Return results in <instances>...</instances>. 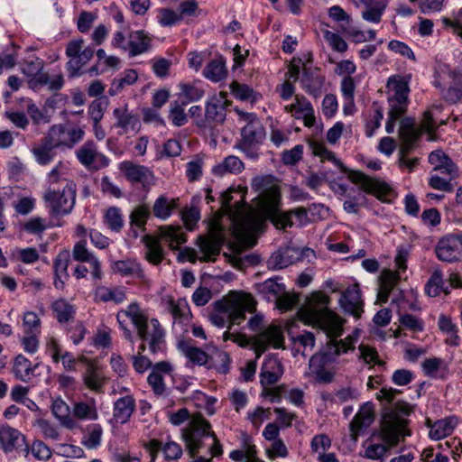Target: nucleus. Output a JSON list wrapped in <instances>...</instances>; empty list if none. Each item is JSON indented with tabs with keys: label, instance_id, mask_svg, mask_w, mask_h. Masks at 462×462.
I'll list each match as a JSON object with an SVG mask.
<instances>
[{
	"label": "nucleus",
	"instance_id": "1",
	"mask_svg": "<svg viewBox=\"0 0 462 462\" xmlns=\"http://www.w3.org/2000/svg\"><path fill=\"white\" fill-rule=\"evenodd\" d=\"M329 303L330 298L328 295L315 291L308 298L307 305L298 312L305 324L319 328L328 338L309 361L310 374L319 383H329L334 380L335 372L327 369L326 365L336 363L343 354L355 350L354 337L347 336L344 339H338L343 334L342 320L329 310Z\"/></svg>",
	"mask_w": 462,
	"mask_h": 462
},
{
	"label": "nucleus",
	"instance_id": "2",
	"mask_svg": "<svg viewBox=\"0 0 462 462\" xmlns=\"http://www.w3.org/2000/svg\"><path fill=\"white\" fill-rule=\"evenodd\" d=\"M400 393L392 387H383L375 394L376 399L383 404L381 435L391 446H396L401 438L411 435V431L406 428L408 420L404 417L411 412V407L402 401L393 403L396 394Z\"/></svg>",
	"mask_w": 462,
	"mask_h": 462
},
{
	"label": "nucleus",
	"instance_id": "3",
	"mask_svg": "<svg viewBox=\"0 0 462 462\" xmlns=\"http://www.w3.org/2000/svg\"><path fill=\"white\" fill-rule=\"evenodd\" d=\"M221 208L229 215L233 220L235 235L242 238L259 226L258 217L246 212V202L243 191L228 189L219 197Z\"/></svg>",
	"mask_w": 462,
	"mask_h": 462
},
{
	"label": "nucleus",
	"instance_id": "4",
	"mask_svg": "<svg viewBox=\"0 0 462 462\" xmlns=\"http://www.w3.org/2000/svg\"><path fill=\"white\" fill-rule=\"evenodd\" d=\"M218 313L210 315L211 323L223 328L229 321L232 325H239L245 319V314L255 310V301L250 294L234 292L227 298L215 302Z\"/></svg>",
	"mask_w": 462,
	"mask_h": 462
},
{
	"label": "nucleus",
	"instance_id": "5",
	"mask_svg": "<svg viewBox=\"0 0 462 462\" xmlns=\"http://www.w3.org/2000/svg\"><path fill=\"white\" fill-rule=\"evenodd\" d=\"M161 239L165 241L172 250H177L180 245L187 242L186 235L180 231V228L172 226H161L158 236L144 235L142 237V243L146 250L145 259L154 265H159L164 258Z\"/></svg>",
	"mask_w": 462,
	"mask_h": 462
},
{
	"label": "nucleus",
	"instance_id": "6",
	"mask_svg": "<svg viewBox=\"0 0 462 462\" xmlns=\"http://www.w3.org/2000/svg\"><path fill=\"white\" fill-rule=\"evenodd\" d=\"M138 338L141 340L139 346L140 353L146 348L152 355L163 353L166 349V330L158 319H149L143 312L139 325L136 328Z\"/></svg>",
	"mask_w": 462,
	"mask_h": 462
},
{
	"label": "nucleus",
	"instance_id": "7",
	"mask_svg": "<svg viewBox=\"0 0 462 462\" xmlns=\"http://www.w3.org/2000/svg\"><path fill=\"white\" fill-rule=\"evenodd\" d=\"M236 112L239 116V121L245 123L241 130V140L236 146L248 157L256 158L255 149L265 139L264 127L254 113L244 112L238 108H236Z\"/></svg>",
	"mask_w": 462,
	"mask_h": 462
},
{
	"label": "nucleus",
	"instance_id": "8",
	"mask_svg": "<svg viewBox=\"0 0 462 462\" xmlns=\"http://www.w3.org/2000/svg\"><path fill=\"white\" fill-rule=\"evenodd\" d=\"M348 180L360 187L358 190L352 188L351 192L347 194V198L353 199L359 207L366 204V197L363 191L373 194L379 199H383L391 192V188L386 183L380 182L361 171H351Z\"/></svg>",
	"mask_w": 462,
	"mask_h": 462
},
{
	"label": "nucleus",
	"instance_id": "9",
	"mask_svg": "<svg viewBox=\"0 0 462 462\" xmlns=\"http://www.w3.org/2000/svg\"><path fill=\"white\" fill-rule=\"evenodd\" d=\"M43 199L52 215H68L75 205L76 184L67 181L62 189L49 188L44 193Z\"/></svg>",
	"mask_w": 462,
	"mask_h": 462
},
{
	"label": "nucleus",
	"instance_id": "10",
	"mask_svg": "<svg viewBox=\"0 0 462 462\" xmlns=\"http://www.w3.org/2000/svg\"><path fill=\"white\" fill-rule=\"evenodd\" d=\"M85 131L83 127L69 126L66 124H59L51 126L45 134L51 143L57 148L70 150L83 140Z\"/></svg>",
	"mask_w": 462,
	"mask_h": 462
},
{
	"label": "nucleus",
	"instance_id": "11",
	"mask_svg": "<svg viewBox=\"0 0 462 462\" xmlns=\"http://www.w3.org/2000/svg\"><path fill=\"white\" fill-rule=\"evenodd\" d=\"M210 423L202 416L193 417L182 431V437L190 457H195L202 447L201 439L210 436Z\"/></svg>",
	"mask_w": 462,
	"mask_h": 462
},
{
	"label": "nucleus",
	"instance_id": "12",
	"mask_svg": "<svg viewBox=\"0 0 462 462\" xmlns=\"http://www.w3.org/2000/svg\"><path fill=\"white\" fill-rule=\"evenodd\" d=\"M82 39L70 41L66 47V55L69 60L66 63L69 77L74 78L80 75V69L93 58L94 48L88 46L83 49Z\"/></svg>",
	"mask_w": 462,
	"mask_h": 462
},
{
	"label": "nucleus",
	"instance_id": "13",
	"mask_svg": "<svg viewBox=\"0 0 462 462\" xmlns=\"http://www.w3.org/2000/svg\"><path fill=\"white\" fill-rule=\"evenodd\" d=\"M229 105L230 101L224 92L210 97L205 104V116L196 122L197 125L200 128H211L214 124H222L226 120V110Z\"/></svg>",
	"mask_w": 462,
	"mask_h": 462
},
{
	"label": "nucleus",
	"instance_id": "14",
	"mask_svg": "<svg viewBox=\"0 0 462 462\" xmlns=\"http://www.w3.org/2000/svg\"><path fill=\"white\" fill-rule=\"evenodd\" d=\"M167 310L173 319L172 331L178 337H182L189 331L192 319L189 305L185 298L174 300L171 298L167 301Z\"/></svg>",
	"mask_w": 462,
	"mask_h": 462
},
{
	"label": "nucleus",
	"instance_id": "15",
	"mask_svg": "<svg viewBox=\"0 0 462 462\" xmlns=\"http://www.w3.org/2000/svg\"><path fill=\"white\" fill-rule=\"evenodd\" d=\"M118 169L125 178L133 184L138 183L143 188H147L154 182V174L147 166L134 163L132 161H123L118 164Z\"/></svg>",
	"mask_w": 462,
	"mask_h": 462
},
{
	"label": "nucleus",
	"instance_id": "16",
	"mask_svg": "<svg viewBox=\"0 0 462 462\" xmlns=\"http://www.w3.org/2000/svg\"><path fill=\"white\" fill-rule=\"evenodd\" d=\"M284 337L282 331L277 327L271 325L254 337V347L256 357H259L270 346L282 348Z\"/></svg>",
	"mask_w": 462,
	"mask_h": 462
},
{
	"label": "nucleus",
	"instance_id": "17",
	"mask_svg": "<svg viewBox=\"0 0 462 462\" xmlns=\"http://www.w3.org/2000/svg\"><path fill=\"white\" fill-rule=\"evenodd\" d=\"M436 254L443 262H454L462 255V234H450L443 236L437 244Z\"/></svg>",
	"mask_w": 462,
	"mask_h": 462
},
{
	"label": "nucleus",
	"instance_id": "18",
	"mask_svg": "<svg viewBox=\"0 0 462 462\" xmlns=\"http://www.w3.org/2000/svg\"><path fill=\"white\" fill-rule=\"evenodd\" d=\"M75 154L78 161L88 169H98L109 163L107 157L97 151V143L92 140L84 143Z\"/></svg>",
	"mask_w": 462,
	"mask_h": 462
},
{
	"label": "nucleus",
	"instance_id": "19",
	"mask_svg": "<svg viewBox=\"0 0 462 462\" xmlns=\"http://www.w3.org/2000/svg\"><path fill=\"white\" fill-rule=\"evenodd\" d=\"M143 314V310L137 302L129 304L126 309L120 310L116 314V320L119 328L123 331V337L131 344L132 349H134V336L126 325V319H129L136 328Z\"/></svg>",
	"mask_w": 462,
	"mask_h": 462
},
{
	"label": "nucleus",
	"instance_id": "20",
	"mask_svg": "<svg viewBox=\"0 0 462 462\" xmlns=\"http://www.w3.org/2000/svg\"><path fill=\"white\" fill-rule=\"evenodd\" d=\"M308 215L307 208L300 207L288 212L273 211L271 213L270 218L277 228L285 229L295 224L300 226L307 224L310 220Z\"/></svg>",
	"mask_w": 462,
	"mask_h": 462
},
{
	"label": "nucleus",
	"instance_id": "21",
	"mask_svg": "<svg viewBox=\"0 0 462 462\" xmlns=\"http://www.w3.org/2000/svg\"><path fill=\"white\" fill-rule=\"evenodd\" d=\"M326 78L320 73L319 69H309L303 67L302 76L300 79L301 88L313 98L321 97L324 91Z\"/></svg>",
	"mask_w": 462,
	"mask_h": 462
},
{
	"label": "nucleus",
	"instance_id": "22",
	"mask_svg": "<svg viewBox=\"0 0 462 462\" xmlns=\"http://www.w3.org/2000/svg\"><path fill=\"white\" fill-rule=\"evenodd\" d=\"M284 109L287 113L292 114L296 119L303 120L307 127L313 126L316 122L313 106L303 95L296 94L294 102L286 106Z\"/></svg>",
	"mask_w": 462,
	"mask_h": 462
},
{
	"label": "nucleus",
	"instance_id": "23",
	"mask_svg": "<svg viewBox=\"0 0 462 462\" xmlns=\"http://www.w3.org/2000/svg\"><path fill=\"white\" fill-rule=\"evenodd\" d=\"M172 372L173 366L168 361H161L152 366L147 382L154 394L160 396L165 393L166 384L164 383V376L171 375Z\"/></svg>",
	"mask_w": 462,
	"mask_h": 462
},
{
	"label": "nucleus",
	"instance_id": "24",
	"mask_svg": "<svg viewBox=\"0 0 462 462\" xmlns=\"http://www.w3.org/2000/svg\"><path fill=\"white\" fill-rule=\"evenodd\" d=\"M429 162L433 166V171L438 174L449 176V179H457L459 175L457 165L441 150H436L430 153Z\"/></svg>",
	"mask_w": 462,
	"mask_h": 462
},
{
	"label": "nucleus",
	"instance_id": "25",
	"mask_svg": "<svg viewBox=\"0 0 462 462\" xmlns=\"http://www.w3.org/2000/svg\"><path fill=\"white\" fill-rule=\"evenodd\" d=\"M339 304L346 313L359 318L363 312V301L359 286L354 284L343 291L339 299Z\"/></svg>",
	"mask_w": 462,
	"mask_h": 462
},
{
	"label": "nucleus",
	"instance_id": "26",
	"mask_svg": "<svg viewBox=\"0 0 462 462\" xmlns=\"http://www.w3.org/2000/svg\"><path fill=\"white\" fill-rule=\"evenodd\" d=\"M72 256L74 260L80 263H88L90 265L94 280H100L102 278L101 263L96 255L88 250L86 240H81L75 244Z\"/></svg>",
	"mask_w": 462,
	"mask_h": 462
},
{
	"label": "nucleus",
	"instance_id": "27",
	"mask_svg": "<svg viewBox=\"0 0 462 462\" xmlns=\"http://www.w3.org/2000/svg\"><path fill=\"white\" fill-rule=\"evenodd\" d=\"M126 299V288L124 286L97 285L93 292V300L96 303L112 302L118 305L125 302Z\"/></svg>",
	"mask_w": 462,
	"mask_h": 462
},
{
	"label": "nucleus",
	"instance_id": "28",
	"mask_svg": "<svg viewBox=\"0 0 462 462\" xmlns=\"http://www.w3.org/2000/svg\"><path fill=\"white\" fill-rule=\"evenodd\" d=\"M25 443V436L17 429L5 423L0 425V448L5 453H11Z\"/></svg>",
	"mask_w": 462,
	"mask_h": 462
},
{
	"label": "nucleus",
	"instance_id": "29",
	"mask_svg": "<svg viewBox=\"0 0 462 462\" xmlns=\"http://www.w3.org/2000/svg\"><path fill=\"white\" fill-rule=\"evenodd\" d=\"M223 245L222 237L217 234L208 236H199L198 238V246L202 256L199 257L200 262H211L220 254Z\"/></svg>",
	"mask_w": 462,
	"mask_h": 462
},
{
	"label": "nucleus",
	"instance_id": "30",
	"mask_svg": "<svg viewBox=\"0 0 462 462\" xmlns=\"http://www.w3.org/2000/svg\"><path fill=\"white\" fill-rule=\"evenodd\" d=\"M51 409L53 416L62 427L69 430L79 427L77 420L72 417V409L61 397L52 400Z\"/></svg>",
	"mask_w": 462,
	"mask_h": 462
},
{
	"label": "nucleus",
	"instance_id": "31",
	"mask_svg": "<svg viewBox=\"0 0 462 462\" xmlns=\"http://www.w3.org/2000/svg\"><path fill=\"white\" fill-rule=\"evenodd\" d=\"M374 420V407L372 402L364 403L350 423L352 436L356 437Z\"/></svg>",
	"mask_w": 462,
	"mask_h": 462
},
{
	"label": "nucleus",
	"instance_id": "32",
	"mask_svg": "<svg viewBox=\"0 0 462 462\" xmlns=\"http://www.w3.org/2000/svg\"><path fill=\"white\" fill-rule=\"evenodd\" d=\"M116 118L115 127L120 128V134H125L130 131H135L139 126V118L127 109V106L116 107L113 111Z\"/></svg>",
	"mask_w": 462,
	"mask_h": 462
},
{
	"label": "nucleus",
	"instance_id": "33",
	"mask_svg": "<svg viewBox=\"0 0 462 462\" xmlns=\"http://www.w3.org/2000/svg\"><path fill=\"white\" fill-rule=\"evenodd\" d=\"M252 188L259 192L264 204L273 207L279 199V191L277 187L270 185V180L267 177H255L252 181Z\"/></svg>",
	"mask_w": 462,
	"mask_h": 462
},
{
	"label": "nucleus",
	"instance_id": "34",
	"mask_svg": "<svg viewBox=\"0 0 462 462\" xmlns=\"http://www.w3.org/2000/svg\"><path fill=\"white\" fill-rule=\"evenodd\" d=\"M63 85L64 79L60 73L51 78L48 73L42 70L28 79V86L32 90H39L42 87L48 86L51 91H57L60 90Z\"/></svg>",
	"mask_w": 462,
	"mask_h": 462
},
{
	"label": "nucleus",
	"instance_id": "35",
	"mask_svg": "<svg viewBox=\"0 0 462 462\" xmlns=\"http://www.w3.org/2000/svg\"><path fill=\"white\" fill-rule=\"evenodd\" d=\"M135 399L128 394L118 398L113 405V417L121 424L126 423L135 411Z\"/></svg>",
	"mask_w": 462,
	"mask_h": 462
},
{
	"label": "nucleus",
	"instance_id": "36",
	"mask_svg": "<svg viewBox=\"0 0 462 462\" xmlns=\"http://www.w3.org/2000/svg\"><path fill=\"white\" fill-rule=\"evenodd\" d=\"M151 216V208L148 204H139L134 208L129 215L131 231L134 237L138 236L137 229L144 232L146 223Z\"/></svg>",
	"mask_w": 462,
	"mask_h": 462
},
{
	"label": "nucleus",
	"instance_id": "37",
	"mask_svg": "<svg viewBox=\"0 0 462 462\" xmlns=\"http://www.w3.org/2000/svg\"><path fill=\"white\" fill-rule=\"evenodd\" d=\"M70 261V255L68 251L60 252L53 263L54 268V287L62 290L69 279L68 267Z\"/></svg>",
	"mask_w": 462,
	"mask_h": 462
},
{
	"label": "nucleus",
	"instance_id": "38",
	"mask_svg": "<svg viewBox=\"0 0 462 462\" xmlns=\"http://www.w3.org/2000/svg\"><path fill=\"white\" fill-rule=\"evenodd\" d=\"M72 417L79 420H97L99 415L95 398H89L87 402L79 401L74 402Z\"/></svg>",
	"mask_w": 462,
	"mask_h": 462
},
{
	"label": "nucleus",
	"instance_id": "39",
	"mask_svg": "<svg viewBox=\"0 0 462 462\" xmlns=\"http://www.w3.org/2000/svg\"><path fill=\"white\" fill-rule=\"evenodd\" d=\"M152 39L143 31L138 30L129 34L127 51L129 56L143 54L151 48Z\"/></svg>",
	"mask_w": 462,
	"mask_h": 462
},
{
	"label": "nucleus",
	"instance_id": "40",
	"mask_svg": "<svg viewBox=\"0 0 462 462\" xmlns=\"http://www.w3.org/2000/svg\"><path fill=\"white\" fill-rule=\"evenodd\" d=\"M364 5L362 18L369 23H378L387 7V0H361Z\"/></svg>",
	"mask_w": 462,
	"mask_h": 462
},
{
	"label": "nucleus",
	"instance_id": "41",
	"mask_svg": "<svg viewBox=\"0 0 462 462\" xmlns=\"http://www.w3.org/2000/svg\"><path fill=\"white\" fill-rule=\"evenodd\" d=\"M420 132L415 127V122L411 117L402 118L400 122L399 136L402 140V148L410 151L413 143L419 139Z\"/></svg>",
	"mask_w": 462,
	"mask_h": 462
},
{
	"label": "nucleus",
	"instance_id": "42",
	"mask_svg": "<svg viewBox=\"0 0 462 462\" xmlns=\"http://www.w3.org/2000/svg\"><path fill=\"white\" fill-rule=\"evenodd\" d=\"M178 349L192 363L198 365H205L210 364V356L202 349L190 346L184 339H179L177 343Z\"/></svg>",
	"mask_w": 462,
	"mask_h": 462
},
{
	"label": "nucleus",
	"instance_id": "43",
	"mask_svg": "<svg viewBox=\"0 0 462 462\" xmlns=\"http://www.w3.org/2000/svg\"><path fill=\"white\" fill-rule=\"evenodd\" d=\"M457 424L458 419L456 416L439 420L430 427L429 435L435 440L444 439L452 434Z\"/></svg>",
	"mask_w": 462,
	"mask_h": 462
},
{
	"label": "nucleus",
	"instance_id": "44",
	"mask_svg": "<svg viewBox=\"0 0 462 462\" xmlns=\"http://www.w3.org/2000/svg\"><path fill=\"white\" fill-rule=\"evenodd\" d=\"M179 199L159 196L152 205V214L161 220H167L178 207Z\"/></svg>",
	"mask_w": 462,
	"mask_h": 462
},
{
	"label": "nucleus",
	"instance_id": "45",
	"mask_svg": "<svg viewBox=\"0 0 462 462\" xmlns=\"http://www.w3.org/2000/svg\"><path fill=\"white\" fill-rule=\"evenodd\" d=\"M111 267L114 273H119L125 277H144V273L141 264L134 259L115 261L113 262Z\"/></svg>",
	"mask_w": 462,
	"mask_h": 462
},
{
	"label": "nucleus",
	"instance_id": "46",
	"mask_svg": "<svg viewBox=\"0 0 462 462\" xmlns=\"http://www.w3.org/2000/svg\"><path fill=\"white\" fill-rule=\"evenodd\" d=\"M399 275L391 270L383 271L380 276V286L377 292V301L385 303L389 300L391 291L395 287Z\"/></svg>",
	"mask_w": 462,
	"mask_h": 462
},
{
	"label": "nucleus",
	"instance_id": "47",
	"mask_svg": "<svg viewBox=\"0 0 462 462\" xmlns=\"http://www.w3.org/2000/svg\"><path fill=\"white\" fill-rule=\"evenodd\" d=\"M55 149L57 148L52 143L44 136L42 138L40 143L32 150V152L40 165H48L56 156Z\"/></svg>",
	"mask_w": 462,
	"mask_h": 462
},
{
	"label": "nucleus",
	"instance_id": "48",
	"mask_svg": "<svg viewBox=\"0 0 462 462\" xmlns=\"http://www.w3.org/2000/svg\"><path fill=\"white\" fill-rule=\"evenodd\" d=\"M83 382L85 385L96 393H102L106 378L98 368L94 365H88L83 374Z\"/></svg>",
	"mask_w": 462,
	"mask_h": 462
},
{
	"label": "nucleus",
	"instance_id": "49",
	"mask_svg": "<svg viewBox=\"0 0 462 462\" xmlns=\"http://www.w3.org/2000/svg\"><path fill=\"white\" fill-rule=\"evenodd\" d=\"M424 374L434 379H444L448 374V366L443 359L427 358L421 364Z\"/></svg>",
	"mask_w": 462,
	"mask_h": 462
},
{
	"label": "nucleus",
	"instance_id": "50",
	"mask_svg": "<svg viewBox=\"0 0 462 462\" xmlns=\"http://www.w3.org/2000/svg\"><path fill=\"white\" fill-rule=\"evenodd\" d=\"M103 428L100 424L93 423L86 427L81 444L87 449H97L102 442Z\"/></svg>",
	"mask_w": 462,
	"mask_h": 462
},
{
	"label": "nucleus",
	"instance_id": "51",
	"mask_svg": "<svg viewBox=\"0 0 462 462\" xmlns=\"http://www.w3.org/2000/svg\"><path fill=\"white\" fill-rule=\"evenodd\" d=\"M244 169L243 162L235 155H229L221 163L212 168V173L216 176H223L226 173H239Z\"/></svg>",
	"mask_w": 462,
	"mask_h": 462
},
{
	"label": "nucleus",
	"instance_id": "52",
	"mask_svg": "<svg viewBox=\"0 0 462 462\" xmlns=\"http://www.w3.org/2000/svg\"><path fill=\"white\" fill-rule=\"evenodd\" d=\"M138 74L134 69H126L118 77L115 78L108 89V94L112 97L118 95L126 86H131L136 82Z\"/></svg>",
	"mask_w": 462,
	"mask_h": 462
},
{
	"label": "nucleus",
	"instance_id": "53",
	"mask_svg": "<svg viewBox=\"0 0 462 462\" xmlns=\"http://www.w3.org/2000/svg\"><path fill=\"white\" fill-rule=\"evenodd\" d=\"M34 373L31 361L23 355H18L14 360L13 374L18 380L29 382Z\"/></svg>",
	"mask_w": 462,
	"mask_h": 462
},
{
	"label": "nucleus",
	"instance_id": "54",
	"mask_svg": "<svg viewBox=\"0 0 462 462\" xmlns=\"http://www.w3.org/2000/svg\"><path fill=\"white\" fill-rule=\"evenodd\" d=\"M179 88L180 90L179 97L185 98V101H181L182 105L199 101L205 94V90L199 82L180 83Z\"/></svg>",
	"mask_w": 462,
	"mask_h": 462
},
{
	"label": "nucleus",
	"instance_id": "55",
	"mask_svg": "<svg viewBox=\"0 0 462 462\" xmlns=\"http://www.w3.org/2000/svg\"><path fill=\"white\" fill-rule=\"evenodd\" d=\"M103 222L108 229L119 233L125 225L122 210L117 207L108 208L104 213Z\"/></svg>",
	"mask_w": 462,
	"mask_h": 462
},
{
	"label": "nucleus",
	"instance_id": "56",
	"mask_svg": "<svg viewBox=\"0 0 462 462\" xmlns=\"http://www.w3.org/2000/svg\"><path fill=\"white\" fill-rule=\"evenodd\" d=\"M387 88L393 91V95L389 98H396L402 100H409L408 94L410 92L408 80L404 78L394 75L388 79Z\"/></svg>",
	"mask_w": 462,
	"mask_h": 462
},
{
	"label": "nucleus",
	"instance_id": "57",
	"mask_svg": "<svg viewBox=\"0 0 462 462\" xmlns=\"http://www.w3.org/2000/svg\"><path fill=\"white\" fill-rule=\"evenodd\" d=\"M51 310L60 323H68L72 320L76 313L75 308L63 299L54 301Z\"/></svg>",
	"mask_w": 462,
	"mask_h": 462
},
{
	"label": "nucleus",
	"instance_id": "58",
	"mask_svg": "<svg viewBox=\"0 0 462 462\" xmlns=\"http://www.w3.org/2000/svg\"><path fill=\"white\" fill-rule=\"evenodd\" d=\"M226 74V63L222 58L211 60L204 69V76L214 82L221 81Z\"/></svg>",
	"mask_w": 462,
	"mask_h": 462
},
{
	"label": "nucleus",
	"instance_id": "59",
	"mask_svg": "<svg viewBox=\"0 0 462 462\" xmlns=\"http://www.w3.org/2000/svg\"><path fill=\"white\" fill-rule=\"evenodd\" d=\"M294 262L291 251L289 249L284 251L274 252L267 261V267L270 270H281L292 264Z\"/></svg>",
	"mask_w": 462,
	"mask_h": 462
},
{
	"label": "nucleus",
	"instance_id": "60",
	"mask_svg": "<svg viewBox=\"0 0 462 462\" xmlns=\"http://www.w3.org/2000/svg\"><path fill=\"white\" fill-rule=\"evenodd\" d=\"M232 95L238 100L250 101L252 103L257 100V94L254 89L246 84L233 81L229 85Z\"/></svg>",
	"mask_w": 462,
	"mask_h": 462
},
{
	"label": "nucleus",
	"instance_id": "61",
	"mask_svg": "<svg viewBox=\"0 0 462 462\" xmlns=\"http://www.w3.org/2000/svg\"><path fill=\"white\" fill-rule=\"evenodd\" d=\"M230 357L229 355L218 349H216L212 355H210V364L208 368H214L220 374H226L229 371Z\"/></svg>",
	"mask_w": 462,
	"mask_h": 462
},
{
	"label": "nucleus",
	"instance_id": "62",
	"mask_svg": "<svg viewBox=\"0 0 462 462\" xmlns=\"http://www.w3.org/2000/svg\"><path fill=\"white\" fill-rule=\"evenodd\" d=\"M43 60L36 56H30L22 63V72L29 79L43 69Z\"/></svg>",
	"mask_w": 462,
	"mask_h": 462
},
{
	"label": "nucleus",
	"instance_id": "63",
	"mask_svg": "<svg viewBox=\"0 0 462 462\" xmlns=\"http://www.w3.org/2000/svg\"><path fill=\"white\" fill-rule=\"evenodd\" d=\"M26 110L33 124H46L51 120V116L45 109H40L31 99H26Z\"/></svg>",
	"mask_w": 462,
	"mask_h": 462
},
{
	"label": "nucleus",
	"instance_id": "64",
	"mask_svg": "<svg viewBox=\"0 0 462 462\" xmlns=\"http://www.w3.org/2000/svg\"><path fill=\"white\" fill-rule=\"evenodd\" d=\"M184 106L178 100L171 104L169 117L175 126H182L188 122V117L183 108Z\"/></svg>",
	"mask_w": 462,
	"mask_h": 462
}]
</instances>
